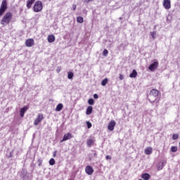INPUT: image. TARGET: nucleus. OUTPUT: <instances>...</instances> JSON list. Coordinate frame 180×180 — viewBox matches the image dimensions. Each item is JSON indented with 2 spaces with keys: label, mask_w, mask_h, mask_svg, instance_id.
I'll return each mask as SVG.
<instances>
[{
  "label": "nucleus",
  "mask_w": 180,
  "mask_h": 180,
  "mask_svg": "<svg viewBox=\"0 0 180 180\" xmlns=\"http://www.w3.org/2000/svg\"><path fill=\"white\" fill-rule=\"evenodd\" d=\"M73 77H74V73L72 72H69L68 73V79H72Z\"/></svg>",
  "instance_id": "23"
},
{
  "label": "nucleus",
  "mask_w": 180,
  "mask_h": 180,
  "mask_svg": "<svg viewBox=\"0 0 180 180\" xmlns=\"http://www.w3.org/2000/svg\"><path fill=\"white\" fill-rule=\"evenodd\" d=\"M47 40L49 43H53V41H56V37L53 34L49 35Z\"/></svg>",
  "instance_id": "14"
},
{
  "label": "nucleus",
  "mask_w": 180,
  "mask_h": 180,
  "mask_svg": "<svg viewBox=\"0 0 180 180\" xmlns=\"http://www.w3.org/2000/svg\"><path fill=\"white\" fill-rule=\"evenodd\" d=\"M34 12H41L43 10V4L40 1L35 2L33 7Z\"/></svg>",
  "instance_id": "4"
},
{
  "label": "nucleus",
  "mask_w": 180,
  "mask_h": 180,
  "mask_svg": "<svg viewBox=\"0 0 180 180\" xmlns=\"http://www.w3.org/2000/svg\"><path fill=\"white\" fill-rule=\"evenodd\" d=\"M142 179L148 180L151 178V176L148 173H143L141 174Z\"/></svg>",
  "instance_id": "16"
},
{
  "label": "nucleus",
  "mask_w": 180,
  "mask_h": 180,
  "mask_svg": "<svg viewBox=\"0 0 180 180\" xmlns=\"http://www.w3.org/2000/svg\"><path fill=\"white\" fill-rule=\"evenodd\" d=\"M35 1H36V0H27V9H30V8H32V5H33Z\"/></svg>",
  "instance_id": "15"
},
{
  "label": "nucleus",
  "mask_w": 180,
  "mask_h": 180,
  "mask_svg": "<svg viewBox=\"0 0 180 180\" xmlns=\"http://www.w3.org/2000/svg\"><path fill=\"white\" fill-rule=\"evenodd\" d=\"M94 143H95V139H87V141H86L87 147H92V146Z\"/></svg>",
  "instance_id": "13"
},
{
  "label": "nucleus",
  "mask_w": 180,
  "mask_h": 180,
  "mask_svg": "<svg viewBox=\"0 0 180 180\" xmlns=\"http://www.w3.org/2000/svg\"><path fill=\"white\" fill-rule=\"evenodd\" d=\"M158 102H160V99H158V100L157 101V103H158Z\"/></svg>",
  "instance_id": "39"
},
{
  "label": "nucleus",
  "mask_w": 180,
  "mask_h": 180,
  "mask_svg": "<svg viewBox=\"0 0 180 180\" xmlns=\"http://www.w3.org/2000/svg\"><path fill=\"white\" fill-rule=\"evenodd\" d=\"M170 151H172V153H176L178 151V147L176 146H172Z\"/></svg>",
  "instance_id": "24"
},
{
  "label": "nucleus",
  "mask_w": 180,
  "mask_h": 180,
  "mask_svg": "<svg viewBox=\"0 0 180 180\" xmlns=\"http://www.w3.org/2000/svg\"><path fill=\"white\" fill-rule=\"evenodd\" d=\"M53 158L57 157V150H55V151L53 153Z\"/></svg>",
  "instance_id": "33"
},
{
  "label": "nucleus",
  "mask_w": 180,
  "mask_h": 180,
  "mask_svg": "<svg viewBox=\"0 0 180 180\" xmlns=\"http://www.w3.org/2000/svg\"><path fill=\"white\" fill-rule=\"evenodd\" d=\"M155 34H156L155 32H150V36L152 37V38L153 39H155Z\"/></svg>",
  "instance_id": "31"
},
{
  "label": "nucleus",
  "mask_w": 180,
  "mask_h": 180,
  "mask_svg": "<svg viewBox=\"0 0 180 180\" xmlns=\"http://www.w3.org/2000/svg\"><path fill=\"white\" fill-rule=\"evenodd\" d=\"M63 108H64V105L62 103H59L56 108V111L61 112V110H63Z\"/></svg>",
  "instance_id": "18"
},
{
  "label": "nucleus",
  "mask_w": 180,
  "mask_h": 180,
  "mask_svg": "<svg viewBox=\"0 0 180 180\" xmlns=\"http://www.w3.org/2000/svg\"><path fill=\"white\" fill-rule=\"evenodd\" d=\"M159 95H160V91L153 89L150 91L149 96H148V99L149 101L153 103V102L157 101V98H158Z\"/></svg>",
  "instance_id": "2"
},
{
  "label": "nucleus",
  "mask_w": 180,
  "mask_h": 180,
  "mask_svg": "<svg viewBox=\"0 0 180 180\" xmlns=\"http://www.w3.org/2000/svg\"><path fill=\"white\" fill-rule=\"evenodd\" d=\"M165 164H167V160L163 161L162 162V165L158 167V171H161V169H162V168H164L165 166Z\"/></svg>",
  "instance_id": "21"
},
{
  "label": "nucleus",
  "mask_w": 180,
  "mask_h": 180,
  "mask_svg": "<svg viewBox=\"0 0 180 180\" xmlns=\"http://www.w3.org/2000/svg\"><path fill=\"white\" fill-rule=\"evenodd\" d=\"M163 6L166 9H171V1L170 0H163Z\"/></svg>",
  "instance_id": "10"
},
{
  "label": "nucleus",
  "mask_w": 180,
  "mask_h": 180,
  "mask_svg": "<svg viewBox=\"0 0 180 180\" xmlns=\"http://www.w3.org/2000/svg\"><path fill=\"white\" fill-rule=\"evenodd\" d=\"M57 72H60L61 71V67H58L56 70Z\"/></svg>",
  "instance_id": "37"
},
{
  "label": "nucleus",
  "mask_w": 180,
  "mask_h": 180,
  "mask_svg": "<svg viewBox=\"0 0 180 180\" xmlns=\"http://www.w3.org/2000/svg\"><path fill=\"white\" fill-rule=\"evenodd\" d=\"M13 18V14L11 12H7L1 20V25L5 26L9 25L12 22V18Z\"/></svg>",
  "instance_id": "1"
},
{
  "label": "nucleus",
  "mask_w": 180,
  "mask_h": 180,
  "mask_svg": "<svg viewBox=\"0 0 180 180\" xmlns=\"http://www.w3.org/2000/svg\"><path fill=\"white\" fill-rule=\"evenodd\" d=\"M85 172L87 175H92L94 174V168L91 166H86L85 168Z\"/></svg>",
  "instance_id": "11"
},
{
  "label": "nucleus",
  "mask_w": 180,
  "mask_h": 180,
  "mask_svg": "<svg viewBox=\"0 0 180 180\" xmlns=\"http://www.w3.org/2000/svg\"><path fill=\"white\" fill-rule=\"evenodd\" d=\"M86 123L87 124L88 129H91V127H92V124L91 122H89V121H87Z\"/></svg>",
  "instance_id": "30"
},
{
  "label": "nucleus",
  "mask_w": 180,
  "mask_h": 180,
  "mask_svg": "<svg viewBox=\"0 0 180 180\" xmlns=\"http://www.w3.org/2000/svg\"><path fill=\"white\" fill-rule=\"evenodd\" d=\"M153 153V148L151 147H148L145 149V154L146 155H150V154Z\"/></svg>",
  "instance_id": "17"
},
{
  "label": "nucleus",
  "mask_w": 180,
  "mask_h": 180,
  "mask_svg": "<svg viewBox=\"0 0 180 180\" xmlns=\"http://www.w3.org/2000/svg\"><path fill=\"white\" fill-rule=\"evenodd\" d=\"M72 9H73V11H75V9H77V5L73 4Z\"/></svg>",
  "instance_id": "36"
},
{
  "label": "nucleus",
  "mask_w": 180,
  "mask_h": 180,
  "mask_svg": "<svg viewBox=\"0 0 180 180\" xmlns=\"http://www.w3.org/2000/svg\"><path fill=\"white\" fill-rule=\"evenodd\" d=\"M130 78H136L137 77V71L136 70H133L132 72L129 75Z\"/></svg>",
  "instance_id": "19"
},
{
  "label": "nucleus",
  "mask_w": 180,
  "mask_h": 180,
  "mask_svg": "<svg viewBox=\"0 0 180 180\" xmlns=\"http://www.w3.org/2000/svg\"><path fill=\"white\" fill-rule=\"evenodd\" d=\"M73 137H74V136H72V134H71V133L65 134L63 136V139L60 140V143H63L64 141H67V140H71V139H72Z\"/></svg>",
  "instance_id": "7"
},
{
  "label": "nucleus",
  "mask_w": 180,
  "mask_h": 180,
  "mask_svg": "<svg viewBox=\"0 0 180 180\" xmlns=\"http://www.w3.org/2000/svg\"><path fill=\"white\" fill-rule=\"evenodd\" d=\"M8 9V1L6 0H3L0 6V16H2Z\"/></svg>",
  "instance_id": "3"
},
{
  "label": "nucleus",
  "mask_w": 180,
  "mask_h": 180,
  "mask_svg": "<svg viewBox=\"0 0 180 180\" xmlns=\"http://www.w3.org/2000/svg\"><path fill=\"white\" fill-rule=\"evenodd\" d=\"M158 60H154V62L149 65L148 70H150V71H155V70L158 68Z\"/></svg>",
  "instance_id": "5"
},
{
  "label": "nucleus",
  "mask_w": 180,
  "mask_h": 180,
  "mask_svg": "<svg viewBox=\"0 0 180 180\" xmlns=\"http://www.w3.org/2000/svg\"><path fill=\"white\" fill-rule=\"evenodd\" d=\"M108 53L109 52L108 51V49H104V51L103 52V56H104V57H107Z\"/></svg>",
  "instance_id": "29"
},
{
  "label": "nucleus",
  "mask_w": 180,
  "mask_h": 180,
  "mask_svg": "<svg viewBox=\"0 0 180 180\" xmlns=\"http://www.w3.org/2000/svg\"><path fill=\"white\" fill-rule=\"evenodd\" d=\"M94 99H98L99 98V96H98V94H94Z\"/></svg>",
  "instance_id": "34"
},
{
  "label": "nucleus",
  "mask_w": 180,
  "mask_h": 180,
  "mask_svg": "<svg viewBox=\"0 0 180 180\" xmlns=\"http://www.w3.org/2000/svg\"><path fill=\"white\" fill-rule=\"evenodd\" d=\"M178 137H179V135L178 134H174L172 135V139L173 140H178Z\"/></svg>",
  "instance_id": "28"
},
{
  "label": "nucleus",
  "mask_w": 180,
  "mask_h": 180,
  "mask_svg": "<svg viewBox=\"0 0 180 180\" xmlns=\"http://www.w3.org/2000/svg\"><path fill=\"white\" fill-rule=\"evenodd\" d=\"M120 81L123 80L124 79V77L123 76V75L120 74V77H119Z\"/></svg>",
  "instance_id": "32"
},
{
  "label": "nucleus",
  "mask_w": 180,
  "mask_h": 180,
  "mask_svg": "<svg viewBox=\"0 0 180 180\" xmlns=\"http://www.w3.org/2000/svg\"><path fill=\"white\" fill-rule=\"evenodd\" d=\"M84 2L89 4V2H92V0H85Z\"/></svg>",
  "instance_id": "38"
},
{
  "label": "nucleus",
  "mask_w": 180,
  "mask_h": 180,
  "mask_svg": "<svg viewBox=\"0 0 180 180\" xmlns=\"http://www.w3.org/2000/svg\"><path fill=\"white\" fill-rule=\"evenodd\" d=\"M105 160H112V157L110 155H107Z\"/></svg>",
  "instance_id": "35"
},
{
  "label": "nucleus",
  "mask_w": 180,
  "mask_h": 180,
  "mask_svg": "<svg viewBox=\"0 0 180 180\" xmlns=\"http://www.w3.org/2000/svg\"><path fill=\"white\" fill-rule=\"evenodd\" d=\"M115 126L116 122L115 120H111L108 125V129L110 130V131H113V130H115Z\"/></svg>",
  "instance_id": "9"
},
{
  "label": "nucleus",
  "mask_w": 180,
  "mask_h": 180,
  "mask_svg": "<svg viewBox=\"0 0 180 180\" xmlns=\"http://www.w3.org/2000/svg\"><path fill=\"white\" fill-rule=\"evenodd\" d=\"M94 155H96V153H94Z\"/></svg>",
  "instance_id": "40"
},
{
  "label": "nucleus",
  "mask_w": 180,
  "mask_h": 180,
  "mask_svg": "<svg viewBox=\"0 0 180 180\" xmlns=\"http://www.w3.org/2000/svg\"><path fill=\"white\" fill-rule=\"evenodd\" d=\"M108 78H105L103 80H102L101 85L103 86H105L106 84H108Z\"/></svg>",
  "instance_id": "25"
},
{
  "label": "nucleus",
  "mask_w": 180,
  "mask_h": 180,
  "mask_svg": "<svg viewBox=\"0 0 180 180\" xmlns=\"http://www.w3.org/2000/svg\"><path fill=\"white\" fill-rule=\"evenodd\" d=\"M56 164V160L54 158H51L49 160V165H54Z\"/></svg>",
  "instance_id": "26"
},
{
  "label": "nucleus",
  "mask_w": 180,
  "mask_h": 180,
  "mask_svg": "<svg viewBox=\"0 0 180 180\" xmlns=\"http://www.w3.org/2000/svg\"><path fill=\"white\" fill-rule=\"evenodd\" d=\"M92 110H94V108H92V106L89 105V107H87L86 115H91V113H92Z\"/></svg>",
  "instance_id": "20"
},
{
  "label": "nucleus",
  "mask_w": 180,
  "mask_h": 180,
  "mask_svg": "<svg viewBox=\"0 0 180 180\" xmlns=\"http://www.w3.org/2000/svg\"><path fill=\"white\" fill-rule=\"evenodd\" d=\"M88 103L89 105H94V103H95V101L94 100V98H90L88 100Z\"/></svg>",
  "instance_id": "27"
},
{
  "label": "nucleus",
  "mask_w": 180,
  "mask_h": 180,
  "mask_svg": "<svg viewBox=\"0 0 180 180\" xmlns=\"http://www.w3.org/2000/svg\"><path fill=\"white\" fill-rule=\"evenodd\" d=\"M26 47H33L34 46V39L30 38L25 41Z\"/></svg>",
  "instance_id": "8"
},
{
  "label": "nucleus",
  "mask_w": 180,
  "mask_h": 180,
  "mask_svg": "<svg viewBox=\"0 0 180 180\" xmlns=\"http://www.w3.org/2000/svg\"><path fill=\"white\" fill-rule=\"evenodd\" d=\"M27 109H29L28 106H25L20 109V115L21 117H24L25 113L26 112V110H27Z\"/></svg>",
  "instance_id": "12"
},
{
  "label": "nucleus",
  "mask_w": 180,
  "mask_h": 180,
  "mask_svg": "<svg viewBox=\"0 0 180 180\" xmlns=\"http://www.w3.org/2000/svg\"><path fill=\"white\" fill-rule=\"evenodd\" d=\"M77 22H78V23H84V18L81 16L77 17Z\"/></svg>",
  "instance_id": "22"
},
{
  "label": "nucleus",
  "mask_w": 180,
  "mask_h": 180,
  "mask_svg": "<svg viewBox=\"0 0 180 180\" xmlns=\"http://www.w3.org/2000/svg\"><path fill=\"white\" fill-rule=\"evenodd\" d=\"M43 119H44V116L43 115V114H38L37 118L34 121V126H38V124L41 123Z\"/></svg>",
  "instance_id": "6"
}]
</instances>
